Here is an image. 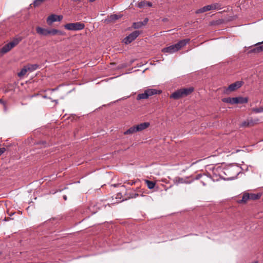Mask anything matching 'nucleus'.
Listing matches in <instances>:
<instances>
[{
	"mask_svg": "<svg viewBox=\"0 0 263 263\" xmlns=\"http://www.w3.org/2000/svg\"><path fill=\"white\" fill-rule=\"evenodd\" d=\"M240 172L238 166L232 164L219 166L214 170V173H217L220 178L228 180L235 179Z\"/></svg>",
	"mask_w": 263,
	"mask_h": 263,
	"instance_id": "f257e3e1",
	"label": "nucleus"
},
{
	"mask_svg": "<svg viewBox=\"0 0 263 263\" xmlns=\"http://www.w3.org/2000/svg\"><path fill=\"white\" fill-rule=\"evenodd\" d=\"M194 91L193 87L181 88L173 92L170 96V98L175 100L179 99L183 97L186 96Z\"/></svg>",
	"mask_w": 263,
	"mask_h": 263,
	"instance_id": "f03ea898",
	"label": "nucleus"
},
{
	"mask_svg": "<svg viewBox=\"0 0 263 263\" xmlns=\"http://www.w3.org/2000/svg\"><path fill=\"white\" fill-rule=\"evenodd\" d=\"M21 37L14 38L12 41L4 45L0 50L2 54L6 53L16 46L22 41Z\"/></svg>",
	"mask_w": 263,
	"mask_h": 263,
	"instance_id": "7ed1b4c3",
	"label": "nucleus"
},
{
	"mask_svg": "<svg viewBox=\"0 0 263 263\" xmlns=\"http://www.w3.org/2000/svg\"><path fill=\"white\" fill-rule=\"evenodd\" d=\"M161 92V91L160 90L156 89H147L145 90L143 93L138 94L136 99L137 100L146 99L152 96L159 94Z\"/></svg>",
	"mask_w": 263,
	"mask_h": 263,
	"instance_id": "20e7f679",
	"label": "nucleus"
},
{
	"mask_svg": "<svg viewBox=\"0 0 263 263\" xmlns=\"http://www.w3.org/2000/svg\"><path fill=\"white\" fill-rule=\"evenodd\" d=\"M222 8V5L218 3H213L203 7L196 11V13H201L208 11L213 10H220Z\"/></svg>",
	"mask_w": 263,
	"mask_h": 263,
	"instance_id": "39448f33",
	"label": "nucleus"
},
{
	"mask_svg": "<svg viewBox=\"0 0 263 263\" xmlns=\"http://www.w3.org/2000/svg\"><path fill=\"white\" fill-rule=\"evenodd\" d=\"M66 29L68 30H81L84 28L85 25L83 23L80 22L68 23L64 25Z\"/></svg>",
	"mask_w": 263,
	"mask_h": 263,
	"instance_id": "423d86ee",
	"label": "nucleus"
},
{
	"mask_svg": "<svg viewBox=\"0 0 263 263\" xmlns=\"http://www.w3.org/2000/svg\"><path fill=\"white\" fill-rule=\"evenodd\" d=\"M140 32L138 30L134 31L125 37L123 42L126 45L134 41L140 34Z\"/></svg>",
	"mask_w": 263,
	"mask_h": 263,
	"instance_id": "0eeeda50",
	"label": "nucleus"
},
{
	"mask_svg": "<svg viewBox=\"0 0 263 263\" xmlns=\"http://www.w3.org/2000/svg\"><path fill=\"white\" fill-rule=\"evenodd\" d=\"M259 122V119L256 118L253 119L252 118L249 119L246 121H243L240 125L241 127H248L253 126Z\"/></svg>",
	"mask_w": 263,
	"mask_h": 263,
	"instance_id": "6e6552de",
	"label": "nucleus"
},
{
	"mask_svg": "<svg viewBox=\"0 0 263 263\" xmlns=\"http://www.w3.org/2000/svg\"><path fill=\"white\" fill-rule=\"evenodd\" d=\"M63 18L62 15H58L56 14H51L47 18V23L48 25H51L53 22L57 21H61Z\"/></svg>",
	"mask_w": 263,
	"mask_h": 263,
	"instance_id": "1a4fd4ad",
	"label": "nucleus"
},
{
	"mask_svg": "<svg viewBox=\"0 0 263 263\" xmlns=\"http://www.w3.org/2000/svg\"><path fill=\"white\" fill-rule=\"evenodd\" d=\"M242 84L243 82L242 81H237L230 85L227 89V90H229L230 91H235V90L240 88L242 85Z\"/></svg>",
	"mask_w": 263,
	"mask_h": 263,
	"instance_id": "9d476101",
	"label": "nucleus"
},
{
	"mask_svg": "<svg viewBox=\"0 0 263 263\" xmlns=\"http://www.w3.org/2000/svg\"><path fill=\"white\" fill-rule=\"evenodd\" d=\"M173 181L174 184L176 185H178L179 184L181 183L190 184L192 182V181H188L187 178L185 179L180 177H175L173 180Z\"/></svg>",
	"mask_w": 263,
	"mask_h": 263,
	"instance_id": "9b49d317",
	"label": "nucleus"
},
{
	"mask_svg": "<svg viewBox=\"0 0 263 263\" xmlns=\"http://www.w3.org/2000/svg\"><path fill=\"white\" fill-rule=\"evenodd\" d=\"M177 49L176 48V46L174 45H172L167 47L164 48L162 51L164 53H167L169 54L173 53L176 51H177Z\"/></svg>",
	"mask_w": 263,
	"mask_h": 263,
	"instance_id": "f8f14e48",
	"label": "nucleus"
},
{
	"mask_svg": "<svg viewBox=\"0 0 263 263\" xmlns=\"http://www.w3.org/2000/svg\"><path fill=\"white\" fill-rule=\"evenodd\" d=\"M190 42L189 39H186L182 40L179 41L177 43L175 44V45L176 47L177 50L178 51L181 48L185 46Z\"/></svg>",
	"mask_w": 263,
	"mask_h": 263,
	"instance_id": "ddd939ff",
	"label": "nucleus"
},
{
	"mask_svg": "<svg viewBox=\"0 0 263 263\" xmlns=\"http://www.w3.org/2000/svg\"><path fill=\"white\" fill-rule=\"evenodd\" d=\"M263 43V42H258L254 45L255 46V48H254L253 49L251 50V52H260L261 51H263V45L262 44Z\"/></svg>",
	"mask_w": 263,
	"mask_h": 263,
	"instance_id": "4468645a",
	"label": "nucleus"
},
{
	"mask_svg": "<svg viewBox=\"0 0 263 263\" xmlns=\"http://www.w3.org/2000/svg\"><path fill=\"white\" fill-rule=\"evenodd\" d=\"M36 32L42 35L46 36L49 34V30L43 28L41 27H37L36 28Z\"/></svg>",
	"mask_w": 263,
	"mask_h": 263,
	"instance_id": "2eb2a0df",
	"label": "nucleus"
},
{
	"mask_svg": "<svg viewBox=\"0 0 263 263\" xmlns=\"http://www.w3.org/2000/svg\"><path fill=\"white\" fill-rule=\"evenodd\" d=\"M149 126V123L148 122H144L136 125V129L138 132H141L147 128Z\"/></svg>",
	"mask_w": 263,
	"mask_h": 263,
	"instance_id": "dca6fc26",
	"label": "nucleus"
},
{
	"mask_svg": "<svg viewBox=\"0 0 263 263\" xmlns=\"http://www.w3.org/2000/svg\"><path fill=\"white\" fill-rule=\"evenodd\" d=\"M137 6L139 8H142L145 6H148L151 7L152 6V3L151 2L145 1H141L138 4Z\"/></svg>",
	"mask_w": 263,
	"mask_h": 263,
	"instance_id": "f3484780",
	"label": "nucleus"
},
{
	"mask_svg": "<svg viewBox=\"0 0 263 263\" xmlns=\"http://www.w3.org/2000/svg\"><path fill=\"white\" fill-rule=\"evenodd\" d=\"M235 98L236 100L235 101L236 104H243L247 103L248 102V99L247 97H239Z\"/></svg>",
	"mask_w": 263,
	"mask_h": 263,
	"instance_id": "a211bd4d",
	"label": "nucleus"
},
{
	"mask_svg": "<svg viewBox=\"0 0 263 263\" xmlns=\"http://www.w3.org/2000/svg\"><path fill=\"white\" fill-rule=\"evenodd\" d=\"M26 67L28 71L32 72L37 69L39 68V66L37 64H28L26 65Z\"/></svg>",
	"mask_w": 263,
	"mask_h": 263,
	"instance_id": "6ab92c4d",
	"label": "nucleus"
},
{
	"mask_svg": "<svg viewBox=\"0 0 263 263\" xmlns=\"http://www.w3.org/2000/svg\"><path fill=\"white\" fill-rule=\"evenodd\" d=\"M136 132H138V131L136 129V126L135 125L130 127L128 129L126 130L124 134V135H128L132 134Z\"/></svg>",
	"mask_w": 263,
	"mask_h": 263,
	"instance_id": "aec40b11",
	"label": "nucleus"
},
{
	"mask_svg": "<svg viewBox=\"0 0 263 263\" xmlns=\"http://www.w3.org/2000/svg\"><path fill=\"white\" fill-rule=\"evenodd\" d=\"M261 195H262V194L260 193H257V194H254V193L249 194L250 199H252V200L258 199L261 197Z\"/></svg>",
	"mask_w": 263,
	"mask_h": 263,
	"instance_id": "412c9836",
	"label": "nucleus"
},
{
	"mask_svg": "<svg viewBox=\"0 0 263 263\" xmlns=\"http://www.w3.org/2000/svg\"><path fill=\"white\" fill-rule=\"evenodd\" d=\"M120 17V16H119V15H118L117 14H112V15H110L108 17V18L107 20L106 19V21L108 22H114L115 21L119 19Z\"/></svg>",
	"mask_w": 263,
	"mask_h": 263,
	"instance_id": "4be33fe9",
	"label": "nucleus"
},
{
	"mask_svg": "<svg viewBox=\"0 0 263 263\" xmlns=\"http://www.w3.org/2000/svg\"><path fill=\"white\" fill-rule=\"evenodd\" d=\"M27 72H28V70L26 66H25L18 73L17 76L20 78H22L26 74Z\"/></svg>",
	"mask_w": 263,
	"mask_h": 263,
	"instance_id": "5701e85b",
	"label": "nucleus"
},
{
	"mask_svg": "<svg viewBox=\"0 0 263 263\" xmlns=\"http://www.w3.org/2000/svg\"><path fill=\"white\" fill-rule=\"evenodd\" d=\"M132 26L134 29H139L143 26V24L142 23V22H135L133 24Z\"/></svg>",
	"mask_w": 263,
	"mask_h": 263,
	"instance_id": "b1692460",
	"label": "nucleus"
},
{
	"mask_svg": "<svg viewBox=\"0 0 263 263\" xmlns=\"http://www.w3.org/2000/svg\"><path fill=\"white\" fill-rule=\"evenodd\" d=\"M145 182L146 183L147 187L149 189H152L155 187V183L154 182L147 180H146Z\"/></svg>",
	"mask_w": 263,
	"mask_h": 263,
	"instance_id": "393cba45",
	"label": "nucleus"
},
{
	"mask_svg": "<svg viewBox=\"0 0 263 263\" xmlns=\"http://www.w3.org/2000/svg\"><path fill=\"white\" fill-rule=\"evenodd\" d=\"M252 111L255 114L263 112V107L261 106L258 108H252Z\"/></svg>",
	"mask_w": 263,
	"mask_h": 263,
	"instance_id": "a878e982",
	"label": "nucleus"
},
{
	"mask_svg": "<svg viewBox=\"0 0 263 263\" xmlns=\"http://www.w3.org/2000/svg\"><path fill=\"white\" fill-rule=\"evenodd\" d=\"M249 193H245L243 195L241 201L246 202L247 200L250 199Z\"/></svg>",
	"mask_w": 263,
	"mask_h": 263,
	"instance_id": "bb28decb",
	"label": "nucleus"
},
{
	"mask_svg": "<svg viewBox=\"0 0 263 263\" xmlns=\"http://www.w3.org/2000/svg\"><path fill=\"white\" fill-rule=\"evenodd\" d=\"M58 32V29H52L49 30V34H51L52 35H56Z\"/></svg>",
	"mask_w": 263,
	"mask_h": 263,
	"instance_id": "cd10ccee",
	"label": "nucleus"
},
{
	"mask_svg": "<svg viewBox=\"0 0 263 263\" xmlns=\"http://www.w3.org/2000/svg\"><path fill=\"white\" fill-rule=\"evenodd\" d=\"M208 178V177L206 176L205 175H202V174H198L196 177H195V179L196 180H198V179H201V178Z\"/></svg>",
	"mask_w": 263,
	"mask_h": 263,
	"instance_id": "c85d7f7f",
	"label": "nucleus"
},
{
	"mask_svg": "<svg viewBox=\"0 0 263 263\" xmlns=\"http://www.w3.org/2000/svg\"><path fill=\"white\" fill-rule=\"evenodd\" d=\"M129 198H135L139 196V194L137 193H130Z\"/></svg>",
	"mask_w": 263,
	"mask_h": 263,
	"instance_id": "c756f323",
	"label": "nucleus"
},
{
	"mask_svg": "<svg viewBox=\"0 0 263 263\" xmlns=\"http://www.w3.org/2000/svg\"><path fill=\"white\" fill-rule=\"evenodd\" d=\"M231 97H228V98H223V99H222V100L223 102L230 103H231Z\"/></svg>",
	"mask_w": 263,
	"mask_h": 263,
	"instance_id": "7c9ffc66",
	"label": "nucleus"
},
{
	"mask_svg": "<svg viewBox=\"0 0 263 263\" xmlns=\"http://www.w3.org/2000/svg\"><path fill=\"white\" fill-rule=\"evenodd\" d=\"M235 101H236V98H231L230 104H236Z\"/></svg>",
	"mask_w": 263,
	"mask_h": 263,
	"instance_id": "2f4dec72",
	"label": "nucleus"
},
{
	"mask_svg": "<svg viewBox=\"0 0 263 263\" xmlns=\"http://www.w3.org/2000/svg\"><path fill=\"white\" fill-rule=\"evenodd\" d=\"M57 34L60 35H65V32L62 31L58 30V32L57 33Z\"/></svg>",
	"mask_w": 263,
	"mask_h": 263,
	"instance_id": "473e14b6",
	"label": "nucleus"
},
{
	"mask_svg": "<svg viewBox=\"0 0 263 263\" xmlns=\"http://www.w3.org/2000/svg\"><path fill=\"white\" fill-rule=\"evenodd\" d=\"M6 151V149L4 147H2V148H0V156H1V155H2Z\"/></svg>",
	"mask_w": 263,
	"mask_h": 263,
	"instance_id": "72a5a7b5",
	"label": "nucleus"
},
{
	"mask_svg": "<svg viewBox=\"0 0 263 263\" xmlns=\"http://www.w3.org/2000/svg\"><path fill=\"white\" fill-rule=\"evenodd\" d=\"M148 22L147 18H145L143 22H142V23L143 24V26H144Z\"/></svg>",
	"mask_w": 263,
	"mask_h": 263,
	"instance_id": "f704fd0d",
	"label": "nucleus"
},
{
	"mask_svg": "<svg viewBox=\"0 0 263 263\" xmlns=\"http://www.w3.org/2000/svg\"><path fill=\"white\" fill-rule=\"evenodd\" d=\"M206 179V178H204L203 180H201V183L202 184V185H203V186H205V185H206V183H205V182H204V180H205ZM207 179H209V178H208Z\"/></svg>",
	"mask_w": 263,
	"mask_h": 263,
	"instance_id": "c9c22d12",
	"label": "nucleus"
},
{
	"mask_svg": "<svg viewBox=\"0 0 263 263\" xmlns=\"http://www.w3.org/2000/svg\"><path fill=\"white\" fill-rule=\"evenodd\" d=\"M134 183H135V182H134V181H131L130 182H128V184H130L131 185H133Z\"/></svg>",
	"mask_w": 263,
	"mask_h": 263,
	"instance_id": "e433bc0d",
	"label": "nucleus"
},
{
	"mask_svg": "<svg viewBox=\"0 0 263 263\" xmlns=\"http://www.w3.org/2000/svg\"><path fill=\"white\" fill-rule=\"evenodd\" d=\"M63 198L65 200H67V196L66 195L63 196Z\"/></svg>",
	"mask_w": 263,
	"mask_h": 263,
	"instance_id": "4c0bfd02",
	"label": "nucleus"
},
{
	"mask_svg": "<svg viewBox=\"0 0 263 263\" xmlns=\"http://www.w3.org/2000/svg\"><path fill=\"white\" fill-rule=\"evenodd\" d=\"M96 0H89V2H93L94 1H95Z\"/></svg>",
	"mask_w": 263,
	"mask_h": 263,
	"instance_id": "58836bf2",
	"label": "nucleus"
},
{
	"mask_svg": "<svg viewBox=\"0 0 263 263\" xmlns=\"http://www.w3.org/2000/svg\"><path fill=\"white\" fill-rule=\"evenodd\" d=\"M73 1H74V2H79V1H80L81 0H73Z\"/></svg>",
	"mask_w": 263,
	"mask_h": 263,
	"instance_id": "ea45409f",
	"label": "nucleus"
},
{
	"mask_svg": "<svg viewBox=\"0 0 263 263\" xmlns=\"http://www.w3.org/2000/svg\"><path fill=\"white\" fill-rule=\"evenodd\" d=\"M0 103H3V101L2 99H0Z\"/></svg>",
	"mask_w": 263,
	"mask_h": 263,
	"instance_id": "a19ab883",
	"label": "nucleus"
},
{
	"mask_svg": "<svg viewBox=\"0 0 263 263\" xmlns=\"http://www.w3.org/2000/svg\"><path fill=\"white\" fill-rule=\"evenodd\" d=\"M252 263H258V262L257 261H255L253 262Z\"/></svg>",
	"mask_w": 263,
	"mask_h": 263,
	"instance_id": "79ce46f5",
	"label": "nucleus"
},
{
	"mask_svg": "<svg viewBox=\"0 0 263 263\" xmlns=\"http://www.w3.org/2000/svg\"><path fill=\"white\" fill-rule=\"evenodd\" d=\"M166 19H163V21H165Z\"/></svg>",
	"mask_w": 263,
	"mask_h": 263,
	"instance_id": "37998d69",
	"label": "nucleus"
}]
</instances>
